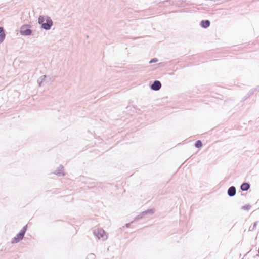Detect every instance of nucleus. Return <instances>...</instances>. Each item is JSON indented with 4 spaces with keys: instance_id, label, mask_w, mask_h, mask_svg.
<instances>
[{
    "instance_id": "1",
    "label": "nucleus",
    "mask_w": 259,
    "mask_h": 259,
    "mask_svg": "<svg viewBox=\"0 0 259 259\" xmlns=\"http://www.w3.org/2000/svg\"><path fill=\"white\" fill-rule=\"evenodd\" d=\"M38 23L42 29L46 30H50L53 25L51 17H38Z\"/></svg>"
},
{
    "instance_id": "2",
    "label": "nucleus",
    "mask_w": 259,
    "mask_h": 259,
    "mask_svg": "<svg viewBox=\"0 0 259 259\" xmlns=\"http://www.w3.org/2000/svg\"><path fill=\"white\" fill-rule=\"evenodd\" d=\"M27 230V225L24 226L22 229L20 230V231L17 234V235L14 237L11 243L12 244L17 243L22 240L25 234V233Z\"/></svg>"
},
{
    "instance_id": "3",
    "label": "nucleus",
    "mask_w": 259,
    "mask_h": 259,
    "mask_svg": "<svg viewBox=\"0 0 259 259\" xmlns=\"http://www.w3.org/2000/svg\"><path fill=\"white\" fill-rule=\"evenodd\" d=\"M20 33L23 36H30L32 34V30L31 29V25L25 24L22 25L20 29Z\"/></svg>"
},
{
    "instance_id": "4",
    "label": "nucleus",
    "mask_w": 259,
    "mask_h": 259,
    "mask_svg": "<svg viewBox=\"0 0 259 259\" xmlns=\"http://www.w3.org/2000/svg\"><path fill=\"white\" fill-rule=\"evenodd\" d=\"M93 233L98 239L102 238L103 241L107 238V236L105 235V232L103 229H95L93 230Z\"/></svg>"
},
{
    "instance_id": "5",
    "label": "nucleus",
    "mask_w": 259,
    "mask_h": 259,
    "mask_svg": "<svg viewBox=\"0 0 259 259\" xmlns=\"http://www.w3.org/2000/svg\"><path fill=\"white\" fill-rule=\"evenodd\" d=\"M161 88V83L159 80H155L151 84L150 88L151 90L153 91H158Z\"/></svg>"
},
{
    "instance_id": "6",
    "label": "nucleus",
    "mask_w": 259,
    "mask_h": 259,
    "mask_svg": "<svg viewBox=\"0 0 259 259\" xmlns=\"http://www.w3.org/2000/svg\"><path fill=\"white\" fill-rule=\"evenodd\" d=\"M236 192V189L235 186L230 187L227 191V194L230 197H233L235 195Z\"/></svg>"
},
{
    "instance_id": "7",
    "label": "nucleus",
    "mask_w": 259,
    "mask_h": 259,
    "mask_svg": "<svg viewBox=\"0 0 259 259\" xmlns=\"http://www.w3.org/2000/svg\"><path fill=\"white\" fill-rule=\"evenodd\" d=\"M200 26L203 28H208L210 25V22L208 20H203L200 22Z\"/></svg>"
},
{
    "instance_id": "8",
    "label": "nucleus",
    "mask_w": 259,
    "mask_h": 259,
    "mask_svg": "<svg viewBox=\"0 0 259 259\" xmlns=\"http://www.w3.org/2000/svg\"><path fill=\"white\" fill-rule=\"evenodd\" d=\"M250 187V184L247 182L243 183L240 186V189L243 191H246L249 190Z\"/></svg>"
},
{
    "instance_id": "9",
    "label": "nucleus",
    "mask_w": 259,
    "mask_h": 259,
    "mask_svg": "<svg viewBox=\"0 0 259 259\" xmlns=\"http://www.w3.org/2000/svg\"><path fill=\"white\" fill-rule=\"evenodd\" d=\"M63 166L62 165H60L58 168L54 172L55 174L58 175L59 176H64L65 174L63 172Z\"/></svg>"
},
{
    "instance_id": "10",
    "label": "nucleus",
    "mask_w": 259,
    "mask_h": 259,
    "mask_svg": "<svg viewBox=\"0 0 259 259\" xmlns=\"http://www.w3.org/2000/svg\"><path fill=\"white\" fill-rule=\"evenodd\" d=\"M6 37L5 30L3 27H0V44L2 43Z\"/></svg>"
},
{
    "instance_id": "11",
    "label": "nucleus",
    "mask_w": 259,
    "mask_h": 259,
    "mask_svg": "<svg viewBox=\"0 0 259 259\" xmlns=\"http://www.w3.org/2000/svg\"><path fill=\"white\" fill-rule=\"evenodd\" d=\"M48 77V76H47V75H42L41 77H40L38 79L37 82H38L39 87H41L42 85V84L45 81V79L47 78Z\"/></svg>"
},
{
    "instance_id": "12",
    "label": "nucleus",
    "mask_w": 259,
    "mask_h": 259,
    "mask_svg": "<svg viewBox=\"0 0 259 259\" xmlns=\"http://www.w3.org/2000/svg\"><path fill=\"white\" fill-rule=\"evenodd\" d=\"M258 89V87H257L255 88H253L250 90L249 92L247 93V95L245 97V100L247 99L248 97H249L251 95H252L255 92L257 91Z\"/></svg>"
},
{
    "instance_id": "13",
    "label": "nucleus",
    "mask_w": 259,
    "mask_h": 259,
    "mask_svg": "<svg viewBox=\"0 0 259 259\" xmlns=\"http://www.w3.org/2000/svg\"><path fill=\"white\" fill-rule=\"evenodd\" d=\"M33 14V11H31L30 9H26L23 13V16H30L31 15Z\"/></svg>"
},
{
    "instance_id": "14",
    "label": "nucleus",
    "mask_w": 259,
    "mask_h": 259,
    "mask_svg": "<svg viewBox=\"0 0 259 259\" xmlns=\"http://www.w3.org/2000/svg\"><path fill=\"white\" fill-rule=\"evenodd\" d=\"M202 142L201 140H197L196 141L195 143V146L197 148H200L202 147Z\"/></svg>"
},
{
    "instance_id": "15",
    "label": "nucleus",
    "mask_w": 259,
    "mask_h": 259,
    "mask_svg": "<svg viewBox=\"0 0 259 259\" xmlns=\"http://www.w3.org/2000/svg\"><path fill=\"white\" fill-rule=\"evenodd\" d=\"M155 212V210L154 209H149L146 211H143V213L145 214V215H147L148 214H153Z\"/></svg>"
},
{
    "instance_id": "16",
    "label": "nucleus",
    "mask_w": 259,
    "mask_h": 259,
    "mask_svg": "<svg viewBox=\"0 0 259 259\" xmlns=\"http://www.w3.org/2000/svg\"><path fill=\"white\" fill-rule=\"evenodd\" d=\"M145 215V214L143 213V212H142V213H141L140 214L138 215L137 217H136L135 218H134V220L133 221H138L142 218H143V217Z\"/></svg>"
},
{
    "instance_id": "17",
    "label": "nucleus",
    "mask_w": 259,
    "mask_h": 259,
    "mask_svg": "<svg viewBox=\"0 0 259 259\" xmlns=\"http://www.w3.org/2000/svg\"><path fill=\"white\" fill-rule=\"evenodd\" d=\"M257 224V222H254L253 225V226L252 227L250 226L249 229H251V228L252 230H254L256 227Z\"/></svg>"
},
{
    "instance_id": "18",
    "label": "nucleus",
    "mask_w": 259,
    "mask_h": 259,
    "mask_svg": "<svg viewBox=\"0 0 259 259\" xmlns=\"http://www.w3.org/2000/svg\"><path fill=\"white\" fill-rule=\"evenodd\" d=\"M157 61H158V59L156 58H154L150 60L149 63L151 64L153 63L157 62Z\"/></svg>"
},
{
    "instance_id": "19",
    "label": "nucleus",
    "mask_w": 259,
    "mask_h": 259,
    "mask_svg": "<svg viewBox=\"0 0 259 259\" xmlns=\"http://www.w3.org/2000/svg\"><path fill=\"white\" fill-rule=\"evenodd\" d=\"M250 205H246L243 206L242 208L244 210H248L250 208Z\"/></svg>"
},
{
    "instance_id": "20",
    "label": "nucleus",
    "mask_w": 259,
    "mask_h": 259,
    "mask_svg": "<svg viewBox=\"0 0 259 259\" xmlns=\"http://www.w3.org/2000/svg\"><path fill=\"white\" fill-rule=\"evenodd\" d=\"M133 222H134V221H132V222H130V223H128L126 224V225H125L126 227H127V228H129V227H130V226H131V223H132Z\"/></svg>"
},
{
    "instance_id": "21",
    "label": "nucleus",
    "mask_w": 259,
    "mask_h": 259,
    "mask_svg": "<svg viewBox=\"0 0 259 259\" xmlns=\"http://www.w3.org/2000/svg\"><path fill=\"white\" fill-rule=\"evenodd\" d=\"M88 256H89V257H92V258H95V254H93V253H91L90 254H89V255H88Z\"/></svg>"
},
{
    "instance_id": "22",
    "label": "nucleus",
    "mask_w": 259,
    "mask_h": 259,
    "mask_svg": "<svg viewBox=\"0 0 259 259\" xmlns=\"http://www.w3.org/2000/svg\"><path fill=\"white\" fill-rule=\"evenodd\" d=\"M169 0H160V2L159 3H167Z\"/></svg>"
},
{
    "instance_id": "23",
    "label": "nucleus",
    "mask_w": 259,
    "mask_h": 259,
    "mask_svg": "<svg viewBox=\"0 0 259 259\" xmlns=\"http://www.w3.org/2000/svg\"><path fill=\"white\" fill-rule=\"evenodd\" d=\"M86 37H87V38H88V37H89V36H88V35H87V36H86Z\"/></svg>"
}]
</instances>
